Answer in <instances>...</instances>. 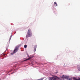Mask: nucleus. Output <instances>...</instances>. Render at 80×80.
<instances>
[{"label": "nucleus", "instance_id": "obj_1", "mask_svg": "<svg viewBox=\"0 0 80 80\" xmlns=\"http://www.w3.org/2000/svg\"><path fill=\"white\" fill-rule=\"evenodd\" d=\"M31 36H32V31H31V29H29L28 30V32L27 33L26 38H28V37H31Z\"/></svg>", "mask_w": 80, "mask_h": 80}, {"label": "nucleus", "instance_id": "obj_2", "mask_svg": "<svg viewBox=\"0 0 80 80\" xmlns=\"http://www.w3.org/2000/svg\"><path fill=\"white\" fill-rule=\"evenodd\" d=\"M58 77L57 76H54L52 77H51L49 79H48V80H58Z\"/></svg>", "mask_w": 80, "mask_h": 80}, {"label": "nucleus", "instance_id": "obj_3", "mask_svg": "<svg viewBox=\"0 0 80 80\" xmlns=\"http://www.w3.org/2000/svg\"><path fill=\"white\" fill-rule=\"evenodd\" d=\"M18 50V48H16L14 50V52L12 53H11V55L14 54V53H16Z\"/></svg>", "mask_w": 80, "mask_h": 80}, {"label": "nucleus", "instance_id": "obj_4", "mask_svg": "<svg viewBox=\"0 0 80 80\" xmlns=\"http://www.w3.org/2000/svg\"><path fill=\"white\" fill-rule=\"evenodd\" d=\"M65 78L66 79V80H72V78H69L67 76H64V78Z\"/></svg>", "mask_w": 80, "mask_h": 80}, {"label": "nucleus", "instance_id": "obj_5", "mask_svg": "<svg viewBox=\"0 0 80 80\" xmlns=\"http://www.w3.org/2000/svg\"><path fill=\"white\" fill-rule=\"evenodd\" d=\"M37 45H35L34 46V52H35V51H36V49L37 48Z\"/></svg>", "mask_w": 80, "mask_h": 80}, {"label": "nucleus", "instance_id": "obj_6", "mask_svg": "<svg viewBox=\"0 0 80 80\" xmlns=\"http://www.w3.org/2000/svg\"><path fill=\"white\" fill-rule=\"evenodd\" d=\"M32 58H33V57H31L29 58L28 59H26L24 61H27V60H30V59H31Z\"/></svg>", "mask_w": 80, "mask_h": 80}, {"label": "nucleus", "instance_id": "obj_7", "mask_svg": "<svg viewBox=\"0 0 80 80\" xmlns=\"http://www.w3.org/2000/svg\"><path fill=\"white\" fill-rule=\"evenodd\" d=\"M78 70L80 71V65L78 66Z\"/></svg>", "mask_w": 80, "mask_h": 80}, {"label": "nucleus", "instance_id": "obj_8", "mask_svg": "<svg viewBox=\"0 0 80 80\" xmlns=\"http://www.w3.org/2000/svg\"><path fill=\"white\" fill-rule=\"evenodd\" d=\"M73 80H80V78H79L78 79H77L75 77H73Z\"/></svg>", "mask_w": 80, "mask_h": 80}, {"label": "nucleus", "instance_id": "obj_9", "mask_svg": "<svg viewBox=\"0 0 80 80\" xmlns=\"http://www.w3.org/2000/svg\"><path fill=\"white\" fill-rule=\"evenodd\" d=\"M54 5H55L56 7H57V6H58L57 3H56V2H54Z\"/></svg>", "mask_w": 80, "mask_h": 80}, {"label": "nucleus", "instance_id": "obj_10", "mask_svg": "<svg viewBox=\"0 0 80 80\" xmlns=\"http://www.w3.org/2000/svg\"><path fill=\"white\" fill-rule=\"evenodd\" d=\"M24 48H26L27 47V45H24Z\"/></svg>", "mask_w": 80, "mask_h": 80}, {"label": "nucleus", "instance_id": "obj_11", "mask_svg": "<svg viewBox=\"0 0 80 80\" xmlns=\"http://www.w3.org/2000/svg\"><path fill=\"white\" fill-rule=\"evenodd\" d=\"M55 73H58V71L56 70V71H55Z\"/></svg>", "mask_w": 80, "mask_h": 80}, {"label": "nucleus", "instance_id": "obj_12", "mask_svg": "<svg viewBox=\"0 0 80 80\" xmlns=\"http://www.w3.org/2000/svg\"><path fill=\"white\" fill-rule=\"evenodd\" d=\"M64 77V75H63L61 76V78H63Z\"/></svg>", "mask_w": 80, "mask_h": 80}, {"label": "nucleus", "instance_id": "obj_13", "mask_svg": "<svg viewBox=\"0 0 80 80\" xmlns=\"http://www.w3.org/2000/svg\"><path fill=\"white\" fill-rule=\"evenodd\" d=\"M43 80V79H42L39 80Z\"/></svg>", "mask_w": 80, "mask_h": 80}, {"label": "nucleus", "instance_id": "obj_14", "mask_svg": "<svg viewBox=\"0 0 80 80\" xmlns=\"http://www.w3.org/2000/svg\"><path fill=\"white\" fill-rule=\"evenodd\" d=\"M69 5H70V4H69Z\"/></svg>", "mask_w": 80, "mask_h": 80}]
</instances>
